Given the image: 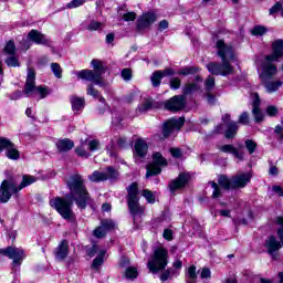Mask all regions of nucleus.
Returning <instances> with one entry per match:
<instances>
[{
	"mask_svg": "<svg viewBox=\"0 0 283 283\" xmlns=\"http://www.w3.org/2000/svg\"><path fill=\"white\" fill-rule=\"evenodd\" d=\"M104 262H105V251H101L97 254V256L93 260L91 269H94V271H98L101 266H103Z\"/></svg>",
	"mask_w": 283,
	"mask_h": 283,
	"instance_id": "obj_32",
	"label": "nucleus"
},
{
	"mask_svg": "<svg viewBox=\"0 0 283 283\" xmlns=\"http://www.w3.org/2000/svg\"><path fill=\"white\" fill-rule=\"evenodd\" d=\"M187 106V98L185 95H175L165 103V109L168 112H180Z\"/></svg>",
	"mask_w": 283,
	"mask_h": 283,
	"instance_id": "obj_17",
	"label": "nucleus"
},
{
	"mask_svg": "<svg viewBox=\"0 0 283 283\" xmlns=\"http://www.w3.org/2000/svg\"><path fill=\"white\" fill-rule=\"evenodd\" d=\"M164 240L171 242L174 240V231L171 229H165L163 233Z\"/></svg>",
	"mask_w": 283,
	"mask_h": 283,
	"instance_id": "obj_56",
	"label": "nucleus"
},
{
	"mask_svg": "<svg viewBox=\"0 0 283 283\" xmlns=\"http://www.w3.org/2000/svg\"><path fill=\"white\" fill-rule=\"evenodd\" d=\"M210 185L213 189L212 198H220V196H222V191L220 190V186H218V184H216V181H210Z\"/></svg>",
	"mask_w": 283,
	"mask_h": 283,
	"instance_id": "obj_46",
	"label": "nucleus"
},
{
	"mask_svg": "<svg viewBox=\"0 0 283 283\" xmlns=\"http://www.w3.org/2000/svg\"><path fill=\"white\" fill-rule=\"evenodd\" d=\"M253 175L251 172H242L232 177V187L234 189H244L249 182H251Z\"/></svg>",
	"mask_w": 283,
	"mask_h": 283,
	"instance_id": "obj_21",
	"label": "nucleus"
},
{
	"mask_svg": "<svg viewBox=\"0 0 283 283\" xmlns=\"http://www.w3.org/2000/svg\"><path fill=\"white\" fill-rule=\"evenodd\" d=\"M169 153L172 158H176L178 160L182 159V150L180 148H170Z\"/></svg>",
	"mask_w": 283,
	"mask_h": 283,
	"instance_id": "obj_49",
	"label": "nucleus"
},
{
	"mask_svg": "<svg viewBox=\"0 0 283 283\" xmlns=\"http://www.w3.org/2000/svg\"><path fill=\"white\" fill-rule=\"evenodd\" d=\"M167 264H169V252L164 247H160L155 249L147 268L150 273H158V271H165V269H167Z\"/></svg>",
	"mask_w": 283,
	"mask_h": 283,
	"instance_id": "obj_8",
	"label": "nucleus"
},
{
	"mask_svg": "<svg viewBox=\"0 0 283 283\" xmlns=\"http://www.w3.org/2000/svg\"><path fill=\"white\" fill-rule=\"evenodd\" d=\"M126 277L127 280H136L138 277V270L136 268H128L126 270Z\"/></svg>",
	"mask_w": 283,
	"mask_h": 283,
	"instance_id": "obj_45",
	"label": "nucleus"
},
{
	"mask_svg": "<svg viewBox=\"0 0 283 283\" xmlns=\"http://www.w3.org/2000/svg\"><path fill=\"white\" fill-rule=\"evenodd\" d=\"M23 92L27 96H36L38 94L41 99L48 98V96L51 94V91L48 86H36V71H34L32 67L28 69Z\"/></svg>",
	"mask_w": 283,
	"mask_h": 283,
	"instance_id": "obj_6",
	"label": "nucleus"
},
{
	"mask_svg": "<svg viewBox=\"0 0 283 283\" xmlns=\"http://www.w3.org/2000/svg\"><path fill=\"white\" fill-rule=\"evenodd\" d=\"M218 149L222 154H232V156H234V158H237L238 160H244V153L239 151V149L231 144L219 146Z\"/></svg>",
	"mask_w": 283,
	"mask_h": 283,
	"instance_id": "obj_23",
	"label": "nucleus"
},
{
	"mask_svg": "<svg viewBox=\"0 0 283 283\" xmlns=\"http://www.w3.org/2000/svg\"><path fill=\"white\" fill-rule=\"evenodd\" d=\"M123 21H136V12H127L122 17Z\"/></svg>",
	"mask_w": 283,
	"mask_h": 283,
	"instance_id": "obj_58",
	"label": "nucleus"
},
{
	"mask_svg": "<svg viewBox=\"0 0 283 283\" xmlns=\"http://www.w3.org/2000/svg\"><path fill=\"white\" fill-rule=\"evenodd\" d=\"M50 207L59 212L63 220L66 222H71V224H76V213L72 209L74 207V202L65 197H54L49 200Z\"/></svg>",
	"mask_w": 283,
	"mask_h": 283,
	"instance_id": "obj_4",
	"label": "nucleus"
},
{
	"mask_svg": "<svg viewBox=\"0 0 283 283\" xmlns=\"http://www.w3.org/2000/svg\"><path fill=\"white\" fill-rule=\"evenodd\" d=\"M118 178V170L109 166L106 171L95 170L92 175H88V180L91 182H105V180H116Z\"/></svg>",
	"mask_w": 283,
	"mask_h": 283,
	"instance_id": "obj_12",
	"label": "nucleus"
},
{
	"mask_svg": "<svg viewBox=\"0 0 283 283\" xmlns=\"http://www.w3.org/2000/svg\"><path fill=\"white\" fill-rule=\"evenodd\" d=\"M160 280L161 282H167V280H171V270H165L161 274H160Z\"/></svg>",
	"mask_w": 283,
	"mask_h": 283,
	"instance_id": "obj_61",
	"label": "nucleus"
},
{
	"mask_svg": "<svg viewBox=\"0 0 283 283\" xmlns=\"http://www.w3.org/2000/svg\"><path fill=\"white\" fill-rule=\"evenodd\" d=\"M252 34L253 36H263V34H266V29L265 27H262V25H255L252 29Z\"/></svg>",
	"mask_w": 283,
	"mask_h": 283,
	"instance_id": "obj_43",
	"label": "nucleus"
},
{
	"mask_svg": "<svg viewBox=\"0 0 283 283\" xmlns=\"http://www.w3.org/2000/svg\"><path fill=\"white\" fill-rule=\"evenodd\" d=\"M126 202L128 211L136 222V218H143L145 216V206L140 205V190L138 189V182L134 181L126 188Z\"/></svg>",
	"mask_w": 283,
	"mask_h": 283,
	"instance_id": "obj_3",
	"label": "nucleus"
},
{
	"mask_svg": "<svg viewBox=\"0 0 283 283\" xmlns=\"http://www.w3.org/2000/svg\"><path fill=\"white\" fill-rule=\"evenodd\" d=\"M216 48L217 54L220 56L222 64L218 62H211L207 64L208 72L214 76H229V74H233V65H231L229 62L235 59L233 46L231 44L224 43V40H218Z\"/></svg>",
	"mask_w": 283,
	"mask_h": 283,
	"instance_id": "obj_1",
	"label": "nucleus"
},
{
	"mask_svg": "<svg viewBox=\"0 0 283 283\" xmlns=\"http://www.w3.org/2000/svg\"><path fill=\"white\" fill-rule=\"evenodd\" d=\"M167 159L163 157V154L155 153L153 155V164L147 166L146 178H151V176H158L161 174L163 169L160 167H166Z\"/></svg>",
	"mask_w": 283,
	"mask_h": 283,
	"instance_id": "obj_13",
	"label": "nucleus"
},
{
	"mask_svg": "<svg viewBox=\"0 0 283 283\" xmlns=\"http://www.w3.org/2000/svg\"><path fill=\"white\" fill-rule=\"evenodd\" d=\"M221 120L227 127L224 132L226 138L231 139L234 136H238V130L240 129V125H238V122L231 120L230 114L222 115Z\"/></svg>",
	"mask_w": 283,
	"mask_h": 283,
	"instance_id": "obj_19",
	"label": "nucleus"
},
{
	"mask_svg": "<svg viewBox=\"0 0 283 283\" xmlns=\"http://www.w3.org/2000/svg\"><path fill=\"white\" fill-rule=\"evenodd\" d=\"M86 94H88V96H93V98H98V96L101 95L98 91L94 88V84H88L86 88Z\"/></svg>",
	"mask_w": 283,
	"mask_h": 283,
	"instance_id": "obj_48",
	"label": "nucleus"
},
{
	"mask_svg": "<svg viewBox=\"0 0 283 283\" xmlns=\"http://www.w3.org/2000/svg\"><path fill=\"white\" fill-rule=\"evenodd\" d=\"M28 39L29 41L36 43V45H50V40H48L45 34L36 30H31L28 34Z\"/></svg>",
	"mask_w": 283,
	"mask_h": 283,
	"instance_id": "obj_22",
	"label": "nucleus"
},
{
	"mask_svg": "<svg viewBox=\"0 0 283 283\" xmlns=\"http://www.w3.org/2000/svg\"><path fill=\"white\" fill-rule=\"evenodd\" d=\"M189 180H191L189 172H180L176 179L169 182L168 188L171 193H175L178 189H185L189 185Z\"/></svg>",
	"mask_w": 283,
	"mask_h": 283,
	"instance_id": "obj_18",
	"label": "nucleus"
},
{
	"mask_svg": "<svg viewBox=\"0 0 283 283\" xmlns=\"http://www.w3.org/2000/svg\"><path fill=\"white\" fill-rule=\"evenodd\" d=\"M195 81L196 83H188L184 86V96H189L191 94H196V92H200V84L198 83H202V77L200 75H196Z\"/></svg>",
	"mask_w": 283,
	"mask_h": 283,
	"instance_id": "obj_24",
	"label": "nucleus"
},
{
	"mask_svg": "<svg viewBox=\"0 0 283 283\" xmlns=\"http://www.w3.org/2000/svg\"><path fill=\"white\" fill-rule=\"evenodd\" d=\"M75 154L80 158H90V153L85 149V143L81 142V145L75 148Z\"/></svg>",
	"mask_w": 283,
	"mask_h": 283,
	"instance_id": "obj_36",
	"label": "nucleus"
},
{
	"mask_svg": "<svg viewBox=\"0 0 283 283\" xmlns=\"http://www.w3.org/2000/svg\"><path fill=\"white\" fill-rule=\"evenodd\" d=\"M104 24L102 22L98 21H92L88 25H87V30H90V32H94L96 30H103Z\"/></svg>",
	"mask_w": 283,
	"mask_h": 283,
	"instance_id": "obj_44",
	"label": "nucleus"
},
{
	"mask_svg": "<svg viewBox=\"0 0 283 283\" xmlns=\"http://www.w3.org/2000/svg\"><path fill=\"white\" fill-rule=\"evenodd\" d=\"M14 178H15V188L18 189V192L21 191V189H25V187H30V185H34V182H36V177L32 175H23L22 181L20 185H18L19 179L17 177Z\"/></svg>",
	"mask_w": 283,
	"mask_h": 283,
	"instance_id": "obj_29",
	"label": "nucleus"
},
{
	"mask_svg": "<svg viewBox=\"0 0 283 283\" xmlns=\"http://www.w3.org/2000/svg\"><path fill=\"white\" fill-rule=\"evenodd\" d=\"M51 71L53 72L55 78H63V69L60 63H51Z\"/></svg>",
	"mask_w": 283,
	"mask_h": 283,
	"instance_id": "obj_37",
	"label": "nucleus"
},
{
	"mask_svg": "<svg viewBox=\"0 0 283 283\" xmlns=\"http://www.w3.org/2000/svg\"><path fill=\"white\" fill-rule=\"evenodd\" d=\"M198 72H200V67L198 66H185L181 67L177 74H179V76H190L193 74H198Z\"/></svg>",
	"mask_w": 283,
	"mask_h": 283,
	"instance_id": "obj_31",
	"label": "nucleus"
},
{
	"mask_svg": "<svg viewBox=\"0 0 283 283\" xmlns=\"http://www.w3.org/2000/svg\"><path fill=\"white\" fill-rule=\"evenodd\" d=\"M157 19L158 18L154 12L144 13L137 20V25H136L137 32H143L144 30H148V28H151L153 23H156Z\"/></svg>",
	"mask_w": 283,
	"mask_h": 283,
	"instance_id": "obj_20",
	"label": "nucleus"
},
{
	"mask_svg": "<svg viewBox=\"0 0 283 283\" xmlns=\"http://www.w3.org/2000/svg\"><path fill=\"white\" fill-rule=\"evenodd\" d=\"M237 123H239L240 125H249V113L248 112H243L239 116V120Z\"/></svg>",
	"mask_w": 283,
	"mask_h": 283,
	"instance_id": "obj_54",
	"label": "nucleus"
},
{
	"mask_svg": "<svg viewBox=\"0 0 283 283\" xmlns=\"http://www.w3.org/2000/svg\"><path fill=\"white\" fill-rule=\"evenodd\" d=\"M245 148L248 149L250 155L255 154V149H258V143L253 142V139H247Z\"/></svg>",
	"mask_w": 283,
	"mask_h": 283,
	"instance_id": "obj_40",
	"label": "nucleus"
},
{
	"mask_svg": "<svg viewBox=\"0 0 283 283\" xmlns=\"http://www.w3.org/2000/svg\"><path fill=\"white\" fill-rule=\"evenodd\" d=\"M148 149L149 146L144 139L139 138L135 142V156H137L138 158H145L147 156Z\"/></svg>",
	"mask_w": 283,
	"mask_h": 283,
	"instance_id": "obj_26",
	"label": "nucleus"
},
{
	"mask_svg": "<svg viewBox=\"0 0 283 283\" xmlns=\"http://www.w3.org/2000/svg\"><path fill=\"white\" fill-rule=\"evenodd\" d=\"M218 185L219 187H222V189H226L229 191V189H234L233 188V177L230 179L227 177V175H220L218 178Z\"/></svg>",
	"mask_w": 283,
	"mask_h": 283,
	"instance_id": "obj_30",
	"label": "nucleus"
},
{
	"mask_svg": "<svg viewBox=\"0 0 283 283\" xmlns=\"http://www.w3.org/2000/svg\"><path fill=\"white\" fill-rule=\"evenodd\" d=\"M142 196L143 198H145L146 202H148V205H155L156 203V195H154V192L149 189H144L142 191Z\"/></svg>",
	"mask_w": 283,
	"mask_h": 283,
	"instance_id": "obj_34",
	"label": "nucleus"
},
{
	"mask_svg": "<svg viewBox=\"0 0 283 283\" xmlns=\"http://www.w3.org/2000/svg\"><path fill=\"white\" fill-rule=\"evenodd\" d=\"M116 229V222L112 219H103L101 221V226L94 229L93 235L97 238V240H103L109 233V231H114Z\"/></svg>",
	"mask_w": 283,
	"mask_h": 283,
	"instance_id": "obj_15",
	"label": "nucleus"
},
{
	"mask_svg": "<svg viewBox=\"0 0 283 283\" xmlns=\"http://www.w3.org/2000/svg\"><path fill=\"white\" fill-rule=\"evenodd\" d=\"M272 191H274V193H276L281 198L283 197V188H282V186H273L272 187Z\"/></svg>",
	"mask_w": 283,
	"mask_h": 283,
	"instance_id": "obj_64",
	"label": "nucleus"
},
{
	"mask_svg": "<svg viewBox=\"0 0 283 283\" xmlns=\"http://www.w3.org/2000/svg\"><path fill=\"white\" fill-rule=\"evenodd\" d=\"M6 150V156L9 160H19L21 153L17 149L14 143L6 137H0V154Z\"/></svg>",
	"mask_w": 283,
	"mask_h": 283,
	"instance_id": "obj_14",
	"label": "nucleus"
},
{
	"mask_svg": "<svg viewBox=\"0 0 283 283\" xmlns=\"http://www.w3.org/2000/svg\"><path fill=\"white\" fill-rule=\"evenodd\" d=\"M252 114L255 123H262V120H264V113L261 108H252Z\"/></svg>",
	"mask_w": 283,
	"mask_h": 283,
	"instance_id": "obj_41",
	"label": "nucleus"
},
{
	"mask_svg": "<svg viewBox=\"0 0 283 283\" xmlns=\"http://www.w3.org/2000/svg\"><path fill=\"white\" fill-rule=\"evenodd\" d=\"M91 65L94 70H82L76 73L77 78L82 81H88L98 85L99 87H105V82L103 81V74H105V66L101 60H92Z\"/></svg>",
	"mask_w": 283,
	"mask_h": 283,
	"instance_id": "obj_5",
	"label": "nucleus"
},
{
	"mask_svg": "<svg viewBox=\"0 0 283 283\" xmlns=\"http://www.w3.org/2000/svg\"><path fill=\"white\" fill-rule=\"evenodd\" d=\"M201 280H209L211 277V270L209 268L201 269Z\"/></svg>",
	"mask_w": 283,
	"mask_h": 283,
	"instance_id": "obj_59",
	"label": "nucleus"
},
{
	"mask_svg": "<svg viewBox=\"0 0 283 283\" xmlns=\"http://www.w3.org/2000/svg\"><path fill=\"white\" fill-rule=\"evenodd\" d=\"M206 91L211 92L216 87V77L209 75L205 81Z\"/></svg>",
	"mask_w": 283,
	"mask_h": 283,
	"instance_id": "obj_38",
	"label": "nucleus"
},
{
	"mask_svg": "<svg viewBox=\"0 0 283 283\" xmlns=\"http://www.w3.org/2000/svg\"><path fill=\"white\" fill-rule=\"evenodd\" d=\"M282 3L276 2L271 9H270V14H277V12H282Z\"/></svg>",
	"mask_w": 283,
	"mask_h": 283,
	"instance_id": "obj_62",
	"label": "nucleus"
},
{
	"mask_svg": "<svg viewBox=\"0 0 283 283\" xmlns=\"http://www.w3.org/2000/svg\"><path fill=\"white\" fill-rule=\"evenodd\" d=\"M6 64L9 66V67H19V59H17V56L12 55L10 57H8L6 60Z\"/></svg>",
	"mask_w": 283,
	"mask_h": 283,
	"instance_id": "obj_47",
	"label": "nucleus"
},
{
	"mask_svg": "<svg viewBox=\"0 0 283 283\" xmlns=\"http://www.w3.org/2000/svg\"><path fill=\"white\" fill-rule=\"evenodd\" d=\"M56 148L60 154H67V151L74 149V142L70 138L59 139L56 142Z\"/></svg>",
	"mask_w": 283,
	"mask_h": 283,
	"instance_id": "obj_27",
	"label": "nucleus"
},
{
	"mask_svg": "<svg viewBox=\"0 0 283 283\" xmlns=\"http://www.w3.org/2000/svg\"><path fill=\"white\" fill-rule=\"evenodd\" d=\"M274 134H276V140L283 143V127L281 125L275 126Z\"/></svg>",
	"mask_w": 283,
	"mask_h": 283,
	"instance_id": "obj_53",
	"label": "nucleus"
},
{
	"mask_svg": "<svg viewBox=\"0 0 283 283\" xmlns=\"http://www.w3.org/2000/svg\"><path fill=\"white\" fill-rule=\"evenodd\" d=\"M4 52L7 54H11L14 55V53L17 52V46L14 45V41L10 40L6 46H4Z\"/></svg>",
	"mask_w": 283,
	"mask_h": 283,
	"instance_id": "obj_42",
	"label": "nucleus"
},
{
	"mask_svg": "<svg viewBox=\"0 0 283 283\" xmlns=\"http://www.w3.org/2000/svg\"><path fill=\"white\" fill-rule=\"evenodd\" d=\"M1 255L9 258L12 260L11 262V273H17V271H21V264L25 260V250L22 248H17L9 245L4 249H0Z\"/></svg>",
	"mask_w": 283,
	"mask_h": 283,
	"instance_id": "obj_9",
	"label": "nucleus"
},
{
	"mask_svg": "<svg viewBox=\"0 0 283 283\" xmlns=\"http://www.w3.org/2000/svg\"><path fill=\"white\" fill-rule=\"evenodd\" d=\"M154 107V102L147 99L144 102V104L142 105V107L139 108L140 112H147L149 109H151Z\"/></svg>",
	"mask_w": 283,
	"mask_h": 283,
	"instance_id": "obj_60",
	"label": "nucleus"
},
{
	"mask_svg": "<svg viewBox=\"0 0 283 283\" xmlns=\"http://www.w3.org/2000/svg\"><path fill=\"white\" fill-rule=\"evenodd\" d=\"M13 193H19L17 188V178L4 179L0 186V202L6 203L12 198Z\"/></svg>",
	"mask_w": 283,
	"mask_h": 283,
	"instance_id": "obj_10",
	"label": "nucleus"
},
{
	"mask_svg": "<svg viewBox=\"0 0 283 283\" xmlns=\"http://www.w3.org/2000/svg\"><path fill=\"white\" fill-rule=\"evenodd\" d=\"M85 1L86 0H73L66 4V8H69L70 10H72L74 8H81V6H83V3H85Z\"/></svg>",
	"mask_w": 283,
	"mask_h": 283,
	"instance_id": "obj_50",
	"label": "nucleus"
},
{
	"mask_svg": "<svg viewBox=\"0 0 283 283\" xmlns=\"http://www.w3.org/2000/svg\"><path fill=\"white\" fill-rule=\"evenodd\" d=\"M117 145H118V147H120V149H126V147H127V138L119 137L118 140H117Z\"/></svg>",
	"mask_w": 283,
	"mask_h": 283,
	"instance_id": "obj_63",
	"label": "nucleus"
},
{
	"mask_svg": "<svg viewBox=\"0 0 283 283\" xmlns=\"http://www.w3.org/2000/svg\"><path fill=\"white\" fill-rule=\"evenodd\" d=\"M122 78L124 81H132V69H123L122 70Z\"/></svg>",
	"mask_w": 283,
	"mask_h": 283,
	"instance_id": "obj_57",
	"label": "nucleus"
},
{
	"mask_svg": "<svg viewBox=\"0 0 283 283\" xmlns=\"http://www.w3.org/2000/svg\"><path fill=\"white\" fill-rule=\"evenodd\" d=\"M260 105H262V101L260 99V94L254 93L253 101H252V109L260 108Z\"/></svg>",
	"mask_w": 283,
	"mask_h": 283,
	"instance_id": "obj_52",
	"label": "nucleus"
},
{
	"mask_svg": "<svg viewBox=\"0 0 283 283\" xmlns=\"http://www.w3.org/2000/svg\"><path fill=\"white\" fill-rule=\"evenodd\" d=\"M153 87H160L163 83V71H155L150 77Z\"/></svg>",
	"mask_w": 283,
	"mask_h": 283,
	"instance_id": "obj_33",
	"label": "nucleus"
},
{
	"mask_svg": "<svg viewBox=\"0 0 283 283\" xmlns=\"http://www.w3.org/2000/svg\"><path fill=\"white\" fill-rule=\"evenodd\" d=\"M185 125V118H171L164 123L163 136L164 138H169L174 132H179V129Z\"/></svg>",
	"mask_w": 283,
	"mask_h": 283,
	"instance_id": "obj_16",
	"label": "nucleus"
},
{
	"mask_svg": "<svg viewBox=\"0 0 283 283\" xmlns=\"http://www.w3.org/2000/svg\"><path fill=\"white\" fill-rule=\"evenodd\" d=\"M283 56V40L279 39L272 43V54L265 55L261 65H275Z\"/></svg>",
	"mask_w": 283,
	"mask_h": 283,
	"instance_id": "obj_11",
	"label": "nucleus"
},
{
	"mask_svg": "<svg viewBox=\"0 0 283 283\" xmlns=\"http://www.w3.org/2000/svg\"><path fill=\"white\" fill-rule=\"evenodd\" d=\"M66 186L76 207L82 210L87 209V205L92 202V197L87 191V186H85V178L80 174H73L66 180Z\"/></svg>",
	"mask_w": 283,
	"mask_h": 283,
	"instance_id": "obj_2",
	"label": "nucleus"
},
{
	"mask_svg": "<svg viewBox=\"0 0 283 283\" xmlns=\"http://www.w3.org/2000/svg\"><path fill=\"white\" fill-rule=\"evenodd\" d=\"M70 103L72 105L73 112L78 114V112H83L85 109V98L84 97H78L76 95H72L70 97Z\"/></svg>",
	"mask_w": 283,
	"mask_h": 283,
	"instance_id": "obj_28",
	"label": "nucleus"
},
{
	"mask_svg": "<svg viewBox=\"0 0 283 283\" xmlns=\"http://www.w3.org/2000/svg\"><path fill=\"white\" fill-rule=\"evenodd\" d=\"M187 275L188 277H190V280L195 281L198 279V274H196V265H190L188 268V271H187Z\"/></svg>",
	"mask_w": 283,
	"mask_h": 283,
	"instance_id": "obj_55",
	"label": "nucleus"
},
{
	"mask_svg": "<svg viewBox=\"0 0 283 283\" xmlns=\"http://www.w3.org/2000/svg\"><path fill=\"white\" fill-rule=\"evenodd\" d=\"M182 85V80L180 77H171L169 81V87L170 90H180V86Z\"/></svg>",
	"mask_w": 283,
	"mask_h": 283,
	"instance_id": "obj_39",
	"label": "nucleus"
},
{
	"mask_svg": "<svg viewBox=\"0 0 283 283\" xmlns=\"http://www.w3.org/2000/svg\"><path fill=\"white\" fill-rule=\"evenodd\" d=\"M277 74V65L261 64V74L260 78L263 86L265 87L269 94L277 92L282 87V81H273V76Z\"/></svg>",
	"mask_w": 283,
	"mask_h": 283,
	"instance_id": "obj_7",
	"label": "nucleus"
},
{
	"mask_svg": "<svg viewBox=\"0 0 283 283\" xmlns=\"http://www.w3.org/2000/svg\"><path fill=\"white\" fill-rule=\"evenodd\" d=\"M69 253H70V243H67V240H62L55 250L56 260H65Z\"/></svg>",
	"mask_w": 283,
	"mask_h": 283,
	"instance_id": "obj_25",
	"label": "nucleus"
},
{
	"mask_svg": "<svg viewBox=\"0 0 283 283\" xmlns=\"http://www.w3.org/2000/svg\"><path fill=\"white\" fill-rule=\"evenodd\" d=\"M265 112L268 116L274 117V116H277L280 111L277 109V106L270 105L266 107Z\"/></svg>",
	"mask_w": 283,
	"mask_h": 283,
	"instance_id": "obj_51",
	"label": "nucleus"
},
{
	"mask_svg": "<svg viewBox=\"0 0 283 283\" xmlns=\"http://www.w3.org/2000/svg\"><path fill=\"white\" fill-rule=\"evenodd\" d=\"M84 145H87L90 151H98L101 149V142L98 139H85Z\"/></svg>",
	"mask_w": 283,
	"mask_h": 283,
	"instance_id": "obj_35",
	"label": "nucleus"
}]
</instances>
